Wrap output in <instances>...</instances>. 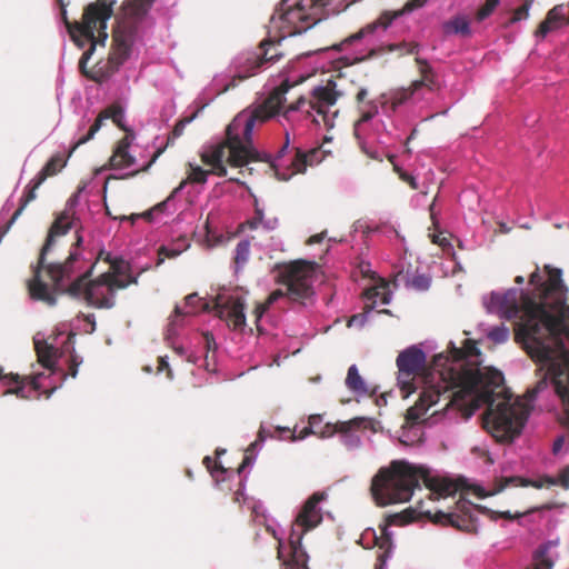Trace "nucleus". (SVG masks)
<instances>
[{
    "label": "nucleus",
    "instance_id": "0e129e2a",
    "mask_svg": "<svg viewBox=\"0 0 569 569\" xmlns=\"http://www.w3.org/2000/svg\"><path fill=\"white\" fill-rule=\"evenodd\" d=\"M382 128L383 130H386V124L381 121L379 123L376 124V130L379 131V129Z\"/></svg>",
    "mask_w": 569,
    "mask_h": 569
},
{
    "label": "nucleus",
    "instance_id": "4be33fe9",
    "mask_svg": "<svg viewBox=\"0 0 569 569\" xmlns=\"http://www.w3.org/2000/svg\"><path fill=\"white\" fill-rule=\"evenodd\" d=\"M64 166H66V162H62L60 157H53L48 161V163L42 168V170L39 172L37 178L32 181L33 182L32 188L28 192V196L26 197L23 203L13 213V216L10 220V224L13 223L14 220L21 214V212L23 211V209L28 204V202L32 201L36 198V189L39 188L49 176L56 174Z\"/></svg>",
    "mask_w": 569,
    "mask_h": 569
},
{
    "label": "nucleus",
    "instance_id": "c03bdc74",
    "mask_svg": "<svg viewBox=\"0 0 569 569\" xmlns=\"http://www.w3.org/2000/svg\"><path fill=\"white\" fill-rule=\"evenodd\" d=\"M371 311H372V309H368L365 307L363 313L355 315L348 320V327L362 328L365 326V323L367 322L368 317Z\"/></svg>",
    "mask_w": 569,
    "mask_h": 569
},
{
    "label": "nucleus",
    "instance_id": "774afa93",
    "mask_svg": "<svg viewBox=\"0 0 569 569\" xmlns=\"http://www.w3.org/2000/svg\"><path fill=\"white\" fill-rule=\"evenodd\" d=\"M223 453H226V450H224V449H221V450H220V449H218V450H217V455H218V456H221V455H223Z\"/></svg>",
    "mask_w": 569,
    "mask_h": 569
},
{
    "label": "nucleus",
    "instance_id": "7ed1b4c3",
    "mask_svg": "<svg viewBox=\"0 0 569 569\" xmlns=\"http://www.w3.org/2000/svg\"><path fill=\"white\" fill-rule=\"evenodd\" d=\"M78 201L79 196L73 194L56 219L42 248L39 268L29 282L31 297L50 306L56 303V297L44 281V274L53 282L54 291L63 292L67 288L64 281L74 274L73 264L81 262L78 247L83 237L74 217Z\"/></svg>",
    "mask_w": 569,
    "mask_h": 569
},
{
    "label": "nucleus",
    "instance_id": "37998d69",
    "mask_svg": "<svg viewBox=\"0 0 569 569\" xmlns=\"http://www.w3.org/2000/svg\"><path fill=\"white\" fill-rule=\"evenodd\" d=\"M336 433H339V423H325L319 430L316 431L317 437L321 439H328L333 437Z\"/></svg>",
    "mask_w": 569,
    "mask_h": 569
},
{
    "label": "nucleus",
    "instance_id": "72a5a7b5",
    "mask_svg": "<svg viewBox=\"0 0 569 569\" xmlns=\"http://www.w3.org/2000/svg\"><path fill=\"white\" fill-rule=\"evenodd\" d=\"M186 181H182L173 191L171 194L161 203L157 204L152 210L146 212L143 216L148 219H152L153 214L158 212H162L164 210L173 211V201L176 196L184 188Z\"/></svg>",
    "mask_w": 569,
    "mask_h": 569
},
{
    "label": "nucleus",
    "instance_id": "3c124183",
    "mask_svg": "<svg viewBox=\"0 0 569 569\" xmlns=\"http://www.w3.org/2000/svg\"><path fill=\"white\" fill-rule=\"evenodd\" d=\"M260 226L268 231L274 230L278 227V219L277 218H269V219L264 218L263 221L259 223V227Z\"/></svg>",
    "mask_w": 569,
    "mask_h": 569
},
{
    "label": "nucleus",
    "instance_id": "58836bf2",
    "mask_svg": "<svg viewBox=\"0 0 569 569\" xmlns=\"http://www.w3.org/2000/svg\"><path fill=\"white\" fill-rule=\"evenodd\" d=\"M203 462L207 465V468L210 470L211 476L216 479L217 482L223 481L224 478L222 477L227 470L219 466L217 462H213L210 457H206Z\"/></svg>",
    "mask_w": 569,
    "mask_h": 569
},
{
    "label": "nucleus",
    "instance_id": "de8ad7c7",
    "mask_svg": "<svg viewBox=\"0 0 569 569\" xmlns=\"http://www.w3.org/2000/svg\"><path fill=\"white\" fill-rule=\"evenodd\" d=\"M432 241L437 244H439L442 249L445 250H451L452 249V246L449 241V239L443 236V234H433L432 236Z\"/></svg>",
    "mask_w": 569,
    "mask_h": 569
},
{
    "label": "nucleus",
    "instance_id": "4d7b16f0",
    "mask_svg": "<svg viewBox=\"0 0 569 569\" xmlns=\"http://www.w3.org/2000/svg\"><path fill=\"white\" fill-rule=\"evenodd\" d=\"M403 47L406 48V52L407 53H411V54H418L419 52V46L418 44H403Z\"/></svg>",
    "mask_w": 569,
    "mask_h": 569
},
{
    "label": "nucleus",
    "instance_id": "0eeeda50",
    "mask_svg": "<svg viewBox=\"0 0 569 569\" xmlns=\"http://www.w3.org/2000/svg\"><path fill=\"white\" fill-rule=\"evenodd\" d=\"M416 60L420 64L421 78L413 81L409 89L397 91L392 97L382 93L375 100H367V89L361 88L358 91L356 99L359 104L360 118L355 123V136L358 140L362 139L369 123L375 116L379 114L380 110L385 116L390 117L399 106L405 103L408 99L413 98L421 88H427L430 91L439 89L438 81L427 62L419 57H417Z\"/></svg>",
    "mask_w": 569,
    "mask_h": 569
},
{
    "label": "nucleus",
    "instance_id": "2eb2a0df",
    "mask_svg": "<svg viewBox=\"0 0 569 569\" xmlns=\"http://www.w3.org/2000/svg\"><path fill=\"white\" fill-rule=\"evenodd\" d=\"M260 154L261 158L267 156L269 159H260L257 160V162L269 163L279 180L288 181L293 174L303 173L308 167H313L321 163L326 157L330 154V150L326 149L325 144L318 148H312L309 151L297 149L296 157L291 161L290 168H283L278 159H272L268 153L260 152Z\"/></svg>",
    "mask_w": 569,
    "mask_h": 569
},
{
    "label": "nucleus",
    "instance_id": "423d86ee",
    "mask_svg": "<svg viewBox=\"0 0 569 569\" xmlns=\"http://www.w3.org/2000/svg\"><path fill=\"white\" fill-rule=\"evenodd\" d=\"M92 267L93 264H90L86 271L76 277V280L69 286L68 292L96 308H112L116 292L138 281L137 277L129 274V264L121 260L111 262L107 272L88 282L87 277Z\"/></svg>",
    "mask_w": 569,
    "mask_h": 569
},
{
    "label": "nucleus",
    "instance_id": "13d9d810",
    "mask_svg": "<svg viewBox=\"0 0 569 569\" xmlns=\"http://www.w3.org/2000/svg\"><path fill=\"white\" fill-rule=\"evenodd\" d=\"M322 239H323L322 234H315V236L310 237L309 243H318V242H321Z\"/></svg>",
    "mask_w": 569,
    "mask_h": 569
},
{
    "label": "nucleus",
    "instance_id": "a878e982",
    "mask_svg": "<svg viewBox=\"0 0 569 569\" xmlns=\"http://www.w3.org/2000/svg\"><path fill=\"white\" fill-rule=\"evenodd\" d=\"M567 23V10L563 4L555 6L547 13L546 19L540 23L536 36L545 38L549 32L561 28Z\"/></svg>",
    "mask_w": 569,
    "mask_h": 569
},
{
    "label": "nucleus",
    "instance_id": "bf43d9fd",
    "mask_svg": "<svg viewBox=\"0 0 569 569\" xmlns=\"http://www.w3.org/2000/svg\"><path fill=\"white\" fill-rule=\"evenodd\" d=\"M191 121H192V118L187 119L183 123H181V127H176V129H174V133H176V134H180V133H181V131H182V129H183V126H184L186 123L191 122Z\"/></svg>",
    "mask_w": 569,
    "mask_h": 569
},
{
    "label": "nucleus",
    "instance_id": "338daca9",
    "mask_svg": "<svg viewBox=\"0 0 569 569\" xmlns=\"http://www.w3.org/2000/svg\"><path fill=\"white\" fill-rule=\"evenodd\" d=\"M229 180L240 182V179L238 177H233V176L229 177Z\"/></svg>",
    "mask_w": 569,
    "mask_h": 569
},
{
    "label": "nucleus",
    "instance_id": "e433bc0d",
    "mask_svg": "<svg viewBox=\"0 0 569 569\" xmlns=\"http://www.w3.org/2000/svg\"><path fill=\"white\" fill-rule=\"evenodd\" d=\"M261 448V445L258 442H253L250 445V447L246 451V456L243 458V461L241 466L238 468V473H242L246 468H251L256 461V451H258Z\"/></svg>",
    "mask_w": 569,
    "mask_h": 569
},
{
    "label": "nucleus",
    "instance_id": "a211bd4d",
    "mask_svg": "<svg viewBox=\"0 0 569 569\" xmlns=\"http://www.w3.org/2000/svg\"><path fill=\"white\" fill-rule=\"evenodd\" d=\"M44 377L43 372L36 373L34 376H20L13 372H4L0 367V386L6 387L7 390L2 393L16 395L20 399H33L40 396L42 388L41 379Z\"/></svg>",
    "mask_w": 569,
    "mask_h": 569
},
{
    "label": "nucleus",
    "instance_id": "b1692460",
    "mask_svg": "<svg viewBox=\"0 0 569 569\" xmlns=\"http://www.w3.org/2000/svg\"><path fill=\"white\" fill-rule=\"evenodd\" d=\"M558 540H549L539 546L527 569H552L558 558Z\"/></svg>",
    "mask_w": 569,
    "mask_h": 569
},
{
    "label": "nucleus",
    "instance_id": "f8f14e48",
    "mask_svg": "<svg viewBox=\"0 0 569 569\" xmlns=\"http://www.w3.org/2000/svg\"><path fill=\"white\" fill-rule=\"evenodd\" d=\"M73 337L69 325L60 323L54 332L47 336L44 332H38L33 337L34 349L39 362L43 368L53 370L60 353L73 350Z\"/></svg>",
    "mask_w": 569,
    "mask_h": 569
},
{
    "label": "nucleus",
    "instance_id": "5fc2aeb1",
    "mask_svg": "<svg viewBox=\"0 0 569 569\" xmlns=\"http://www.w3.org/2000/svg\"><path fill=\"white\" fill-rule=\"evenodd\" d=\"M166 369H168V378L172 379L173 378V373H172V370L169 369L168 358L167 357H161L160 361H159V371H163Z\"/></svg>",
    "mask_w": 569,
    "mask_h": 569
},
{
    "label": "nucleus",
    "instance_id": "e2e57ef3",
    "mask_svg": "<svg viewBox=\"0 0 569 569\" xmlns=\"http://www.w3.org/2000/svg\"><path fill=\"white\" fill-rule=\"evenodd\" d=\"M516 282L518 284H522L525 282V278L522 276H518V277H516Z\"/></svg>",
    "mask_w": 569,
    "mask_h": 569
},
{
    "label": "nucleus",
    "instance_id": "473e14b6",
    "mask_svg": "<svg viewBox=\"0 0 569 569\" xmlns=\"http://www.w3.org/2000/svg\"><path fill=\"white\" fill-rule=\"evenodd\" d=\"M486 337L496 345H502L509 340L510 330L501 323L499 326L486 327L482 329Z\"/></svg>",
    "mask_w": 569,
    "mask_h": 569
},
{
    "label": "nucleus",
    "instance_id": "f704fd0d",
    "mask_svg": "<svg viewBox=\"0 0 569 569\" xmlns=\"http://www.w3.org/2000/svg\"><path fill=\"white\" fill-rule=\"evenodd\" d=\"M153 0H128L123 3V10L132 17L144 14L151 7Z\"/></svg>",
    "mask_w": 569,
    "mask_h": 569
},
{
    "label": "nucleus",
    "instance_id": "1a4fd4ad",
    "mask_svg": "<svg viewBox=\"0 0 569 569\" xmlns=\"http://www.w3.org/2000/svg\"><path fill=\"white\" fill-rule=\"evenodd\" d=\"M116 2V0H98L86 8L82 22H66L70 37L79 48L90 43V48L83 52L79 61L81 68L91 58L97 43L100 42L102 46L106 43L108 21L113 13Z\"/></svg>",
    "mask_w": 569,
    "mask_h": 569
},
{
    "label": "nucleus",
    "instance_id": "8fccbe9b",
    "mask_svg": "<svg viewBox=\"0 0 569 569\" xmlns=\"http://www.w3.org/2000/svg\"><path fill=\"white\" fill-rule=\"evenodd\" d=\"M203 339H204L207 352H209L211 350H216L217 343H216V340H214V337L212 333H210V332L203 333Z\"/></svg>",
    "mask_w": 569,
    "mask_h": 569
},
{
    "label": "nucleus",
    "instance_id": "5701e85b",
    "mask_svg": "<svg viewBox=\"0 0 569 569\" xmlns=\"http://www.w3.org/2000/svg\"><path fill=\"white\" fill-rule=\"evenodd\" d=\"M362 425L365 427L372 426V421L366 418H355L339 422L340 441L348 450H357L361 447V438L352 429Z\"/></svg>",
    "mask_w": 569,
    "mask_h": 569
},
{
    "label": "nucleus",
    "instance_id": "a19ab883",
    "mask_svg": "<svg viewBox=\"0 0 569 569\" xmlns=\"http://www.w3.org/2000/svg\"><path fill=\"white\" fill-rule=\"evenodd\" d=\"M500 0H486V3L479 9L477 19L479 21L488 18L499 4Z\"/></svg>",
    "mask_w": 569,
    "mask_h": 569
},
{
    "label": "nucleus",
    "instance_id": "412c9836",
    "mask_svg": "<svg viewBox=\"0 0 569 569\" xmlns=\"http://www.w3.org/2000/svg\"><path fill=\"white\" fill-rule=\"evenodd\" d=\"M124 119H126V114L121 108L112 107V108L106 109L98 116L94 123L89 129L88 133L78 139L73 149H76L80 144L86 143L90 139H92L94 137V134L101 129V127L106 120H112V122L116 123L118 127L122 128L127 134L129 130L123 124Z\"/></svg>",
    "mask_w": 569,
    "mask_h": 569
},
{
    "label": "nucleus",
    "instance_id": "c756f323",
    "mask_svg": "<svg viewBox=\"0 0 569 569\" xmlns=\"http://www.w3.org/2000/svg\"><path fill=\"white\" fill-rule=\"evenodd\" d=\"M346 387L357 397H365L369 389L365 379L360 376L357 365H351L346 377Z\"/></svg>",
    "mask_w": 569,
    "mask_h": 569
},
{
    "label": "nucleus",
    "instance_id": "052dcab7",
    "mask_svg": "<svg viewBox=\"0 0 569 569\" xmlns=\"http://www.w3.org/2000/svg\"><path fill=\"white\" fill-rule=\"evenodd\" d=\"M73 362H74V366L71 368V377L74 378L78 373V369L77 367L79 366L80 362H76V360L73 359Z\"/></svg>",
    "mask_w": 569,
    "mask_h": 569
},
{
    "label": "nucleus",
    "instance_id": "7c9ffc66",
    "mask_svg": "<svg viewBox=\"0 0 569 569\" xmlns=\"http://www.w3.org/2000/svg\"><path fill=\"white\" fill-rule=\"evenodd\" d=\"M442 30L446 34L469 36L471 33L470 22L465 16H457L443 22Z\"/></svg>",
    "mask_w": 569,
    "mask_h": 569
},
{
    "label": "nucleus",
    "instance_id": "79ce46f5",
    "mask_svg": "<svg viewBox=\"0 0 569 569\" xmlns=\"http://www.w3.org/2000/svg\"><path fill=\"white\" fill-rule=\"evenodd\" d=\"M401 179L408 182L412 189H421L420 192L422 197H426L428 194L430 187L429 183H422V186L420 187L417 178L409 173H402Z\"/></svg>",
    "mask_w": 569,
    "mask_h": 569
},
{
    "label": "nucleus",
    "instance_id": "bb28decb",
    "mask_svg": "<svg viewBox=\"0 0 569 569\" xmlns=\"http://www.w3.org/2000/svg\"><path fill=\"white\" fill-rule=\"evenodd\" d=\"M131 38L129 34H123L120 31H116L113 34V51L110 56V62L114 68H118L130 53Z\"/></svg>",
    "mask_w": 569,
    "mask_h": 569
},
{
    "label": "nucleus",
    "instance_id": "6e6552de",
    "mask_svg": "<svg viewBox=\"0 0 569 569\" xmlns=\"http://www.w3.org/2000/svg\"><path fill=\"white\" fill-rule=\"evenodd\" d=\"M319 276V267L315 262L298 260L280 268L277 279L283 287L272 291L266 302L257 305L254 315L259 321L268 308L288 298L292 302L309 305L313 301V284Z\"/></svg>",
    "mask_w": 569,
    "mask_h": 569
},
{
    "label": "nucleus",
    "instance_id": "49530a36",
    "mask_svg": "<svg viewBox=\"0 0 569 569\" xmlns=\"http://www.w3.org/2000/svg\"><path fill=\"white\" fill-rule=\"evenodd\" d=\"M263 219H264L263 209L259 206L258 201L256 200L254 218L249 222L250 228L257 229L259 227V223L262 222Z\"/></svg>",
    "mask_w": 569,
    "mask_h": 569
},
{
    "label": "nucleus",
    "instance_id": "ddd939ff",
    "mask_svg": "<svg viewBox=\"0 0 569 569\" xmlns=\"http://www.w3.org/2000/svg\"><path fill=\"white\" fill-rule=\"evenodd\" d=\"M427 2L428 0H409L400 10L385 11L376 21L347 38L340 46L346 47L356 41L365 40L369 53H373L378 47V38L387 31L395 19L425 7Z\"/></svg>",
    "mask_w": 569,
    "mask_h": 569
},
{
    "label": "nucleus",
    "instance_id": "f257e3e1",
    "mask_svg": "<svg viewBox=\"0 0 569 569\" xmlns=\"http://www.w3.org/2000/svg\"><path fill=\"white\" fill-rule=\"evenodd\" d=\"M532 295L518 288L483 296L488 313L511 320L519 317L516 339L546 369L545 378L528 392V400L515 398L503 387V375L481 366V351L471 340L461 346L453 341L447 351L436 355L420 378L422 390L418 402L408 409L407 419L420 420L440 400L442 410L456 407L469 419L486 405L485 429L498 441L510 442L520 435L529 417V402L548 386H553L569 421V306L562 270L545 266L530 274Z\"/></svg>",
    "mask_w": 569,
    "mask_h": 569
},
{
    "label": "nucleus",
    "instance_id": "680f3d73",
    "mask_svg": "<svg viewBox=\"0 0 569 569\" xmlns=\"http://www.w3.org/2000/svg\"><path fill=\"white\" fill-rule=\"evenodd\" d=\"M500 516L508 519H511L513 517L510 511L500 512Z\"/></svg>",
    "mask_w": 569,
    "mask_h": 569
},
{
    "label": "nucleus",
    "instance_id": "09e8293b",
    "mask_svg": "<svg viewBox=\"0 0 569 569\" xmlns=\"http://www.w3.org/2000/svg\"><path fill=\"white\" fill-rule=\"evenodd\" d=\"M413 511L411 510H407L403 515H400V513H396L393 516H391V519H392V522H408V521H411L415 516L412 515Z\"/></svg>",
    "mask_w": 569,
    "mask_h": 569
},
{
    "label": "nucleus",
    "instance_id": "6ab92c4d",
    "mask_svg": "<svg viewBox=\"0 0 569 569\" xmlns=\"http://www.w3.org/2000/svg\"><path fill=\"white\" fill-rule=\"evenodd\" d=\"M280 54L278 52L269 54V49H266L263 54L247 51L238 54L233 62V78L230 80L228 84H224L219 91L218 94L227 92L231 88L237 86L236 79L244 80L251 76H254L258 69L267 61L278 59Z\"/></svg>",
    "mask_w": 569,
    "mask_h": 569
},
{
    "label": "nucleus",
    "instance_id": "4c0bfd02",
    "mask_svg": "<svg viewBox=\"0 0 569 569\" xmlns=\"http://www.w3.org/2000/svg\"><path fill=\"white\" fill-rule=\"evenodd\" d=\"M250 256V242L248 240L240 241L236 247V262L244 264Z\"/></svg>",
    "mask_w": 569,
    "mask_h": 569
},
{
    "label": "nucleus",
    "instance_id": "ea45409f",
    "mask_svg": "<svg viewBox=\"0 0 569 569\" xmlns=\"http://www.w3.org/2000/svg\"><path fill=\"white\" fill-rule=\"evenodd\" d=\"M532 1L533 0H526V3L523 6L515 10L513 16L511 18V23H516L521 20H527L529 18Z\"/></svg>",
    "mask_w": 569,
    "mask_h": 569
},
{
    "label": "nucleus",
    "instance_id": "f3484780",
    "mask_svg": "<svg viewBox=\"0 0 569 569\" xmlns=\"http://www.w3.org/2000/svg\"><path fill=\"white\" fill-rule=\"evenodd\" d=\"M213 309L227 327L242 332L247 327L246 299L238 293L227 291L218 293L213 300Z\"/></svg>",
    "mask_w": 569,
    "mask_h": 569
},
{
    "label": "nucleus",
    "instance_id": "2f4dec72",
    "mask_svg": "<svg viewBox=\"0 0 569 569\" xmlns=\"http://www.w3.org/2000/svg\"><path fill=\"white\" fill-rule=\"evenodd\" d=\"M267 529L272 533L274 539L278 540V557L283 560L287 569H289L290 565L293 562L292 555L290 551L289 542L286 545L282 539V530L276 523L268 525Z\"/></svg>",
    "mask_w": 569,
    "mask_h": 569
},
{
    "label": "nucleus",
    "instance_id": "9d476101",
    "mask_svg": "<svg viewBox=\"0 0 569 569\" xmlns=\"http://www.w3.org/2000/svg\"><path fill=\"white\" fill-rule=\"evenodd\" d=\"M326 498V493L315 492L298 510L289 536V547L293 560L289 569H308V555L302 548L301 541L307 532L316 529L322 522L323 512L320 503Z\"/></svg>",
    "mask_w": 569,
    "mask_h": 569
},
{
    "label": "nucleus",
    "instance_id": "393cba45",
    "mask_svg": "<svg viewBox=\"0 0 569 569\" xmlns=\"http://www.w3.org/2000/svg\"><path fill=\"white\" fill-rule=\"evenodd\" d=\"M363 296L366 308L372 310L379 305H389L392 299L389 283L381 278L377 279L376 282L365 291Z\"/></svg>",
    "mask_w": 569,
    "mask_h": 569
},
{
    "label": "nucleus",
    "instance_id": "f03ea898",
    "mask_svg": "<svg viewBox=\"0 0 569 569\" xmlns=\"http://www.w3.org/2000/svg\"><path fill=\"white\" fill-rule=\"evenodd\" d=\"M311 77L307 74H288L281 78L279 84L271 89L268 97L252 103L240 111L226 129V138L203 148L202 161L210 167L209 171L199 166H190L188 179L191 182H206L208 173L219 177H228L227 166L239 168L240 173L248 171L250 174L254 168L251 167L261 158L260 151L253 146L252 133L257 124H262L278 113V110L286 101V93L290 88L305 82Z\"/></svg>",
    "mask_w": 569,
    "mask_h": 569
},
{
    "label": "nucleus",
    "instance_id": "603ef678",
    "mask_svg": "<svg viewBox=\"0 0 569 569\" xmlns=\"http://www.w3.org/2000/svg\"><path fill=\"white\" fill-rule=\"evenodd\" d=\"M315 422V431L319 430L325 423H322V417L320 415H311L308 419V426L312 427ZM316 435V432H313Z\"/></svg>",
    "mask_w": 569,
    "mask_h": 569
},
{
    "label": "nucleus",
    "instance_id": "aec40b11",
    "mask_svg": "<svg viewBox=\"0 0 569 569\" xmlns=\"http://www.w3.org/2000/svg\"><path fill=\"white\" fill-rule=\"evenodd\" d=\"M189 316H191V311L182 310L181 306H176L173 313L169 317L166 330V340L176 353L179 356H187L188 361L194 363L197 361L196 355L189 352L188 349L177 341L179 331L187 325Z\"/></svg>",
    "mask_w": 569,
    "mask_h": 569
},
{
    "label": "nucleus",
    "instance_id": "4468645a",
    "mask_svg": "<svg viewBox=\"0 0 569 569\" xmlns=\"http://www.w3.org/2000/svg\"><path fill=\"white\" fill-rule=\"evenodd\" d=\"M427 361L425 351L413 345L402 350L396 360L398 367V386L403 398H408L417 389V373Z\"/></svg>",
    "mask_w": 569,
    "mask_h": 569
},
{
    "label": "nucleus",
    "instance_id": "dca6fc26",
    "mask_svg": "<svg viewBox=\"0 0 569 569\" xmlns=\"http://www.w3.org/2000/svg\"><path fill=\"white\" fill-rule=\"evenodd\" d=\"M529 486L537 489H541L545 487L549 488L552 486H561L565 489H569V465L560 470L559 476L557 478L546 476L537 480H528L521 477H505L498 480L491 490H486L483 487L479 485L472 486L471 489L478 498L482 499L488 496L497 495L508 487Z\"/></svg>",
    "mask_w": 569,
    "mask_h": 569
},
{
    "label": "nucleus",
    "instance_id": "39448f33",
    "mask_svg": "<svg viewBox=\"0 0 569 569\" xmlns=\"http://www.w3.org/2000/svg\"><path fill=\"white\" fill-rule=\"evenodd\" d=\"M343 92L338 89V83L328 79L321 84L315 86L309 97H300L290 104L280 116L292 127H305L308 123L323 126L328 129L335 127L338 116L337 110H331Z\"/></svg>",
    "mask_w": 569,
    "mask_h": 569
},
{
    "label": "nucleus",
    "instance_id": "a18cd8bd",
    "mask_svg": "<svg viewBox=\"0 0 569 569\" xmlns=\"http://www.w3.org/2000/svg\"><path fill=\"white\" fill-rule=\"evenodd\" d=\"M312 425H315V422H312ZM315 427L316 426H312V427H305L303 429H301L298 433L296 431V429L291 432L289 439L290 441H298V440H303L306 439L308 436L310 435H313L315 432Z\"/></svg>",
    "mask_w": 569,
    "mask_h": 569
},
{
    "label": "nucleus",
    "instance_id": "9b49d317",
    "mask_svg": "<svg viewBox=\"0 0 569 569\" xmlns=\"http://www.w3.org/2000/svg\"><path fill=\"white\" fill-rule=\"evenodd\" d=\"M133 131L122 138L110 158V167L121 177L133 176L148 169L157 159L160 151L152 154L146 148L137 143Z\"/></svg>",
    "mask_w": 569,
    "mask_h": 569
},
{
    "label": "nucleus",
    "instance_id": "c9c22d12",
    "mask_svg": "<svg viewBox=\"0 0 569 569\" xmlns=\"http://www.w3.org/2000/svg\"><path fill=\"white\" fill-rule=\"evenodd\" d=\"M198 309L207 310L209 309V303L203 302L202 299L197 293H191L187 296L182 310H189L191 311V315H194L197 313Z\"/></svg>",
    "mask_w": 569,
    "mask_h": 569
},
{
    "label": "nucleus",
    "instance_id": "c85d7f7f",
    "mask_svg": "<svg viewBox=\"0 0 569 569\" xmlns=\"http://www.w3.org/2000/svg\"><path fill=\"white\" fill-rule=\"evenodd\" d=\"M395 286L398 287L400 282H403L406 287L415 289L417 291H426L430 288L431 278L425 273L410 274L409 272H398L395 277Z\"/></svg>",
    "mask_w": 569,
    "mask_h": 569
},
{
    "label": "nucleus",
    "instance_id": "69168bd1",
    "mask_svg": "<svg viewBox=\"0 0 569 569\" xmlns=\"http://www.w3.org/2000/svg\"><path fill=\"white\" fill-rule=\"evenodd\" d=\"M433 201H436V199ZM429 210H430L431 217H433V214H435V202H432L430 204Z\"/></svg>",
    "mask_w": 569,
    "mask_h": 569
},
{
    "label": "nucleus",
    "instance_id": "cd10ccee",
    "mask_svg": "<svg viewBox=\"0 0 569 569\" xmlns=\"http://www.w3.org/2000/svg\"><path fill=\"white\" fill-rule=\"evenodd\" d=\"M190 246V241L184 236L179 237L168 246H161L158 250L157 267L161 266L167 258L173 259L179 257L182 252L187 251Z\"/></svg>",
    "mask_w": 569,
    "mask_h": 569
},
{
    "label": "nucleus",
    "instance_id": "864d4df0",
    "mask_svg": "<svg viewBox=\"0 0 569 569\" xmlns=\"http://www.w3.org/2000/svg\"><path fill=\"white\" fill-rule=\"evenodd\" d=\"M282 127H284V138H286V141H284V144L281 147V149L279 150L278 152V157L276 159L279 160V158L282 156V153L287 150V148L289 147L290 144V134H291V131L289 128L286 127V123H282Z\"/></svg>",
    "mask_w": 569,
    "mask_h": 569
},
{
    "label": "nucleus",
    "instance_id": "20e7f679",
    "mask_svg": "<svg viewBox=\"0 0 569 569\" xmlns=\"http://www.w3.org/2000/svg\"><path fill=\"white\" fill-rule=\"evenodd\" d=\"M420 481L430 490L432 499L452 496L458 490L456 482L432 475L425 466L393 461L389 468L380 469L372 479V497L380 506L407 502Z\"/></svg>",
    "mask_w": 569,
    "mask_h": 569
},
{
    "label": "nucleus",
    "instance_id": "6e6d98bb",
    "mask_svg": "<svg viewBox=\"0 0 569 569\" xmlns=\"http://www.w3.org/2000/svg\"><path fill=\"white\" fill-rule=\"evenodd\" d=\"M565 443V439L563 437H558L555 441H553V445H552V452L555 455H558L561 449H562V446Z\"/></svg>",
    "mask_w": 569,
    "mask_h": 569
}]
</instances>
